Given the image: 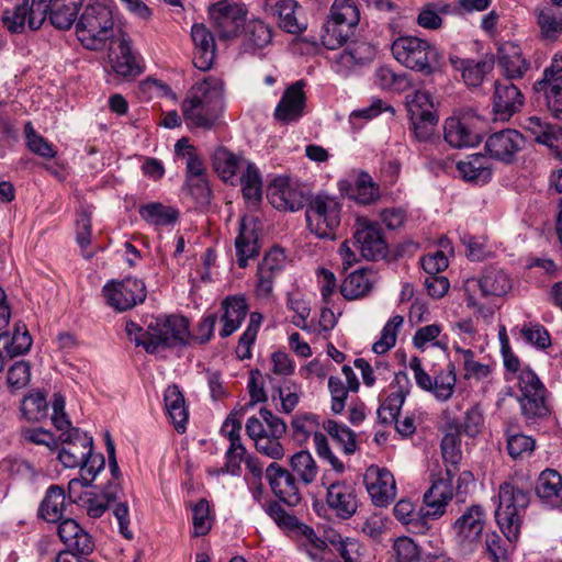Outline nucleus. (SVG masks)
Segmentation results:
<instances>
[{
    "label": "nucleus",
    "mask_w": 562,
    "mask_h": 562,
    "mask_svg": "<svg viewBox=\"0 0 562 562\" xmlns=\"http://www.w3.org/2000/svg\"><path fill=\"white\" fill-rule=\"evenodd\" d=\"M194 44L192 63L200 70H209L214 63L216 45L213 33L204 24H194L191 29Z\"/></svg>",
    "instance_id": "31"
},
{
    "label": "nucleus",
    "mask_w": 562,
    "mask_h": 562,
    "mask_svg": "<svg viewBox=\"0 0 562 562\" xmlns=\"http://www.w3.org/2000/svg\"><path fill=\"white\" fill-rule=\"evenodd\" d=\"M443 138L453 148L474 147L481 143V135L467 117L451 116L445 121Z\"/></svg>",
    "instance_id": "30"
},
{
    "label": "nucleus",
    "mask_w": 562,
    "mask_h": 562,
    "mask_svg": "<svg viewBox=\"0 0 562 562\" xmlns=\"http://www.w3.org/2000/svg\"><path fill=\"white\" fill-rule=\"evenodd\" d=\"M375 55L374 47L363 41H352L336 56L338 71H348L356 66L364 65Z\"/></svg>",
    "instance_id": "36"
},
{
    "label": "nucleus",
    "mask_w": 562,
    "mask_h": 562,
    "mask_svg": "<svg viewBox=\"0 0 562 562\" xmlns=\"http://www.w3.org/2000/svg\"><path fill=\"white\" fill-rule=\"evenodd\" d=\"M109 58L112 70L122 79L131 80L143 72V67L132 50L128 36L121 30H119V36L111 42Z\"/></svg>",
    "instance_id": "18"
},
{
    "label": "nucleus",
    "mask_w": 562,
    "mask_h": 562,
    "mask_svg": "<svg viewBox=\"0 0 562 562\" xmlns=\"http://www.w3.org/2000/svg\"><path fill=\"white\" fill-rule=\"evenodd\" d=\"M485 524L486 513L481 505L467 507L451 526L457 543L473 550L482 537Z\"/></svg>",
    "instance_id": "15"
},
{
    "label": "nucleus",
    "mask_w": 562,
    "mask_h": 562,
    "mask_svg": "<svg viewBox=\"0 0 562 562\" xmlns=\"http://www.w3.org/2000/svg\"><path fill=\"white\" fill-rule=\"evenodd\" d=\"M182 191L198 206H207L211 203L212 190L209 177L184 180Z\"/></svg>",
    "instance_id": "54"
},
{
    "label": "nucleus",
    "mask_w": 562,
    "mask_h": 562,
    "mask_svg": "<svg viewBox=\"0 0 562 562\" xmlns=\"http://www.w3.org/2000/svg\"><path fill=\"white\" fill-rule=\"evenodd\" d=\"M456 353L460 356L465 371L467 379L474 378L481 380L487 378L492 372V367L474 360V352L470 349L456 347Z\"/></svg>",
    "instance_id": "62"
},
{
    "label": "nucleus",
    "mask_w": 562,
    "mask_h": 562,
    "mask_svg": "<svg viewBox=\"0 0 562 562\" xmlns=\"http://www.w3.org/2000/svg\"><path fill=\"white\" fill-rule=\"evenodd\" d=\"M243 45L246 52L255 53L268 46L272 41V30L260 19L245 22Z\"/></svg>",
    "instance_id": "39"
},
{
    "label": "nucleus",
    "mask_w": 562,
    "mask_h": 562,
    "mask_svg": "<svg viewBox=\"0 0 562 562\" xmlns=\"http://www.w3.org/2000/svg\"><path fill=\"white\" fill-rule=\"evenodd\" d=\"M290 465L304 484H311L315 481L318 467L308 451L302 450L294 453L290 459Z\"/></svg>",
    "instance_id": "52"
},
{
    "label": "nucleus",
    "mask_w": 562,
    "mask_h": 562,
    "mask_svg": "<svg viewBox=\"0 0 562 562\" xmlns=\"http://www.w3.org/2000/svg\"><path fill=\"white\" fill-rule=\"evenodd\" d=\"M286 306L290 311L294 313L292 317V324L302 330H306V321L311 313L308 302L305 301V299L300 292H289L286 295Z\"/></svg>",
    "instance_id": "61"
},
{
    "label": "nucleus",
    "mask_w": 562,
    "mask_h": 562,
    "mask_svg": "<svg viewBox=\"0 0 562 562\" xmlns=\"http://www.w3.org/2000/svg\"><path fill=\"white\" fill-rule=\"evenodd\" d=\"M506 441L507 452L514 460L530 457L536 448V440L522 434L507 435Z\"/></svg>",
    "instance_id": "63"
},
{
    "label": "nucleus",
    "mask_w": 562,
    "mask_h": 562,
    "mask_svg": "<svg viewBox=\"0 0 562 562\" xmlns=\"http://www.w3.org/2000/svg\"><path fill=\"white\" fill-rule=\"evenodd\" d=\"M300 8L295 0H278L274 3L272 14L281 30L290 34H300L306 30V24L300 22L296 16V10Z\"/></svg>",
    "instance_id": "41"
},
{
    "label": "nucleus",
    "mask_w": 562,
    "mask_h": 562,
    "mask_svg": "<svg viewBox=\"0 0 562 562\" xmlns=\"http://www.w3.org/2000/svg\"><path fill=\"white\" fill-rule=\"evenodd\" d=\"M21 412L29 422H41L47 416V402L41 392L26 395L21 405Z\"/></svg>",
    "instance_id": "58"
},
{
    "label": "nucleus",
    "mask_w": 562,
    "mask_h": 562,
    "mask_svg": "<svg viewBox=\"0 0 562 562\" xmlns=\"http://www.w3.org/2000/svg\"><path fill=\"white\" fill-rule=\"evenodd\" d=\"M479 288L485 296H501L510 290L512 283L503 270L490 267L484 270L482 277L479 279Z\"/></svg>",
    "instance_id": "46"
},
{
    "label": "nucleus",
    "mask_w": 562,
    "mask_h": 562,
    "mask_svg": "<svg viewBox=\"0 0 562 562\" xmlns=\"http://www.w3.org/2000/svg\"><path fill=\"white\" fill-rule=\"evenodd\" d=\"M125 331L136 346H143L148 353L158 355L173 347L176 318L172 315L157 317L148 324L145 331L135 322L130 321L125 325Z\"/></svg>",
    "instance_id": "9"
},
{
    "label": "nucleus",
    "mask_w": 562,
    "mask_h": 562,
    "mask_svg": "<svg viewBox=\"0 0 562 562\" xmlns=\"http://www.w3.org/2000/svg\"><path fill=\"white\" fill-rule=\"evenodd\" d=\"M536 92H542L552 115L562 121V55L555 54L543 76L533 85Z\"/></svg>",
    "instance_id": "17"
},
{
    "label": "nucleus",
    "mask_w": 562,
    "mask_h": 562,
    "mask_svg": "<svg viewBox=\"0 0 562 562\" xmlns=\"http://www.w3.org/2000/svg\"><path fill=\"white\" fill-rule=\"evenodd\" d=\"M25 144L30 151L46 159H52L56 156L54 146L38 134L31 122L24 125Z\"/></svg>",
    "instance_id": "55"
},
{
    "label": "nucleus",
    "mask_w": 562,
    "mask_h": 562,
    "mask_svg": "<svg viewBox=\"0 0 562 562\" xmlns=\"http://www.w3.org/2000/svg\"><path fill=\"white\" fill-rule=\"evenodd\" d=\"M409 380L407 374L400 372L395 374L394 381L390 386V392L381 401L376 411L378 419L383 425H391L398 417L401 408L408 393L407 385Z\"/></svg>",
    "instance_id": "25"
},
{
    "label": "nucleus",
    "mask_w": 562,
    "mask_h": 562,
    "mask_svg": "<svg viewBox=\"0 0 562 562\" xmlns=\"http://www.w3.org/2000/svg\"><path fill=\"white\" fill-rule=\"evenodd\" d=\"M318 416L313 413H297L291 422L292 435L299 441H305L318 431Z\"/></svg>",
    "instance_id": "56"
},
{
    "label": "nucleus",
    "mask_w": 562,
    "mask_h": 562,
    "mask_svg": "<svg viewBox=\"0 0 562 562\" xmlns=\"http://www.w3.org/2000/svg\"><path fill=\"white\" fill-rule=\"evenodd\" d=\"M535 494L544 507L562 510V475L554 469L542 470L535 482Z\"/></svg>",
    "instance_id": "28"
},
{
    "label": "nucleus",
    "mask_w": 562,
    "mask_h": 562,
    "mask_svg": "<svg viewBox=\"0 0 562 562\" xmlns=\"http://www.w3.org/2000/svg\"><path fill=\"white\" fill-rule=\"evenodd\" d=\"M223 89V80L214 76H207L191 87L181 105L183 120L189 128L206 131L215 125Z\"/></svg>",
    "instance_id": "3"
},
{
    "label": "nucleus",
    "mask_w": 562,
    "mask_h": 562,
    "mask_svg": "<svg viewBox=\"0 0 562 562\" xmlns=\"http://www.w3.org/2000/svg\"><path fill=\"white\" fill-rule=\"evenodd\" d=\"M48 0H22L13 9H5L2 14L3 25L13 34H21L26 26L31 31L41 29L46 20Z\"/></svg>",
    "instance_id": "13"
},
{
    "label": "nucleus",
    "mask_w": 562,
    "mask_h": 562,
    "mask_svg": "<svg viewBox=\"0 0 562 562\" xmlns=\"http://www.w3.org/2000/svg\"><path fill=\"white\" fill-rule=\"evenodd\" d=\"M341 205L326 194H317L308 201L305 211L307 228L318 238H334L340 224Z\"/></svg>",
    "instance_id": "11"
},
{
    "label": "nucleus",
    "mask_w": 562,
    "mask_h": 562,
    "mask_svg": "<svg viewBox=\"0 0 562 562\" xmlns=\"http://www.w3.org/2000/svg\"><path fill=\"white\" fill-rule=\"evenodd\" d=\"M61 441L66 445L58 452V460L66 468H77L85 463V457L92 449V437L81 432L78 428L61 432Z\"/></svg>",
    "instance_id": "23"
},
{
    "label": "nucleus",
    "mask_w": 562,
    "mask_h": 562,
    "mask_svg": "<svg viewBox=\"0 0 562 562\" xmlns=\"http://www.w3.org/2000/svg\"><path fill=\"white\" fill-rule=\"evenodd\" d=\"M0 346L10 357H18L26 353L32 346V337L23 323H15L13 334H0Z\"/></svg>",
    "instance_id": "44"
},
{
    "label": "nucleus",
    "mask_w": 562,
    "mask_h": 562,
    "mask_svg": "<svg viewBox=\"0 0 562 562\" xmlns=\"http://www.w3.org/2000/svg\"><path fill=\"white\" fill-rule=\"evenodd\" d=\"M65 490L56 484L50 485L38 507V516L47 522L61 521L65 510Z\"/></svg>",
    "instance_id": "40"
},
{
    "label": "nucleus",
    "mask_w": 562,
    "mask_h": 562,
    "mask_svg": "<svg viewBox=\"0 0 562 562\" xmlns=\"http://www.w3.org/2000/svg\"><path fill=\"white\" fill-rule=\"evenodd\" d=\"M267 196L273 207L280 211L295 212L305 206L303 191L288 177H276L267 189Z\"/></svg>",
    "instance_id": "20"
},
{
    "label": "nucleus",
    "mask_w": 562,
    "mask_h": 562,
    "mask_svg": "<svg viewBox=\"0 0 562 562\" xmlns=\"http://www.w3.org/2000/svg\"><path fill=\"white\" fill-rule=\"evenodd\" d=\"M285 422L268 408H260L259 416L246 422V434L254 440L256 450L273 460L284 457L281 439L286 434Z\"/></svg>",
    "instance_id": "5"
},
{
    "label": "nucleus",
    "mask_w": 562,
    "mask_h": 562,
    "mask_svg": "<svg viewBox=\"0 0 562 562\" xmlns=\"http://www.w3.org/2000/svg\"><path fill=\"white\" fill-rule=\"evenodd\" d=\"M449 61L454 70L461 72L462 80L471 88L481 86L485 76L493 70L495 64L493 56H486L480 60L450 56Z\"/></svg>",
    "instance_id": "32"
},
{
    "label": "nucleus",
    "mask_w": 562,
    "mask_h": 562,
    "mask_svg": "<svg viewBox=\"0 0 562 562\" xmlns=\"http://www.w3.org/2000/svg\"><path fill=\"white\" fill-rule=\"evenodd\" d=\"M404 323V317L395 315L391 317L384 325L381 337L372 346V349L378 355L387 352L396 342L397 330Z\"/></svg>",
    "instance_id": "60"
},
{
    "label": "nucleus",
    "mask_w": 562,
    "mask_h": 562,
    "mask_svg": "<svg viewBox=\"0 0 562 562\" xmlns=\"http://www.w3.org/2000/svg\"><path fill=\"white\" fill-rule=\"evenodd\" d=\"M364 484L374 506L386 507L395 499V479L386 468L370 465L364 474Z\"/></svg>",
    "instance_id": "19"
},
{
    "label": "nucleus",
    "mask_w": 562,
    "mask_h": 562,
    "mask_svg": "<svg viewBox=\"0 0 562 562\" xmlns=\"http://www.w3.org/2000/svg\"><path fill=\"white\" fill-rule=\"evenodd\" d=\"M373 285L372 271L358 269L351 272L340 286V293L347 300H357L367 295Z\"/></svg>",
    "instance_id": "42"
},
{
    "label": "nucleus",
    "mask_w": 562,
    "mask_h": 562,
    "mask_svg": "<svg viewBox=\"0 0 562 562\" xmlns=\"http://www.w3.org/2000/svg\"><path fill=\"white\" fill-rule=\"evenodd\" d=\"M355 227L353 245L361 256L372 261L383 259L387 254V244L380 225L367 218H358Z\"/></svg>",
    "instance_id": "16"
},
{
    "label": "nucleus",
    "mask_w": 562,
    "mask_h": 562,
    "mask_svg": "<svg viewBox=\"0 0 562 562\" xmlns=\"http://www.w3.org/2000/svg\"><path fill=\"white\" fill-rule=\"evenodd\" d=\"M221 310L223 311L221 316L223 326L220 336L226 338L240 327L247 315L248 305L244 296L233 295L222 301Z\"/></svg>",
    "instance_id": "34"
},
{
    "label": "nucleus",
    "mask_w": 562,
    "mask_h": 562,
    "mask_svg": "<svg viewBox=\"0 0 562 562\" xmlns=\"http://www.w3.org/2000/svg\"><path fill=\"white\" fill-rule=\"evenodd\" d=\"M360 13L352 0H334L330 14L323 25L322 43L328 49L341 47L358 25Z\"/></svg>",
    "instance_id": "10"
},
{
    "label": "nucleus",
    "mask_w": 562,
    "mask_h": 562,
    "mask_svg": "<svg viewBox=\"0 0 562 562\" xmlns=\"http://www.w3.org/2000/svg\"><path fill=\"white\" fill-rule=\"evenodd\" d=\"M81 0H48L46 15L49 14L50 23L59 29L67 30L75 22Z\"/></svg>",
    "instance_id": "38"
},
{
    "label": "nucleus",
    "mask_w": 562,
    "mask_h": 562,
    "mask_svg": "<svg viewBox=\"0 0 562 562\" xmlns=\"http://www.w3.org/2000/svg\"><path fill=\"white\" fill-rule=\"evenodd\" d=\"M323 427L331 439L341 448L344 453L352 454L356 452L358 448L356 434L348 426L337 423L336 420L328 419L324 423Z\"/></svg>",
    "instance_id": "49"
},
{
    "label": "nucleus",
    "mask_w": 562,
    "mask_h": 562,
    "mask_svg": "<svg viewBox=\"0 0 562 562\" xmlns=\"http://www.w3.org/2000/svg\"><path fill=\"white\" fill-rule=\"evenodd\" d=\"M497 64L506 79H519L528 71L530 64L522 57L521 48L514 42H505L497 48Z\"/></svg>",
    "instance_id": "33"
},
{
    "label": "nucleus",
    "mask_w": 562,
    "mask_h": 562,
    "mask_svg": "<svg viewBox=\"0 0 562 562\" xmlns=\"http://www.w3.org/2000/svg\"><path fill=\"white\" fill-rule=\"evenodd\" d=\"M461 439L458 427L449 426L441 440V453L446 463L443 476L432 481L431 486L424 495V516L439 518L446 512L448 503L452 499V481L458 473V463L461 460Z\"/></svg>",
    "instance_id": "2"
},
{
    "label": "nucleus",
    "mask_w": 562,
    "mask_h": 562,
    "mask_svg": "<svg viewBox=\"0 0 562 562\" xmlns=\"http://www.w3.org/2000/svg\"><path fill=\"white\" fill-rule=\"evenodd\" d=\"M406 105L409 117H416V114L436 113L432 95L425 90H417L407 94Z\"/></svg>",
    "instance_id": "64"
},
{
    "label": "nucleus",
    "mask_w": 562,
    "mask_h": 562,
    "mask_svg": "<svg viewBox=\"0 0 562 562\" xmlns=\"http://www.w3.org/2000/svg\"><path fill=\"white\" fill-rule=\"evenodd\" d=\"M213 167L224 182L241 186L244 199L256 205L262 199V179L259 169L252 162L234 154L225 147L215 149Z\"/></svg>",
    "instance_id": "4"
},
{
    "label": "nucleus",
    "mask_w": 562,
    "mask_h": 562,
    "mask_svg": "<svg viewBox=\"0 0 562 562\" xmlns=\"http://www.w3.org/2000/svg\"><path fill=\"white\" fill-rule=\"evenodd\" d=\"M537 23L543 38L555 41L562 33V14L552 8L536 9Z\"/></svg>",
    "instance_id": "50"
},
{
    "label": "nucleus",
    "mask_w": 562,
    "mask_h": 562,
    "mask_svg": "<svg viewBox=\"0 0 562 562\" xmlns=\"http://www.w3.org/2000/svg\"><path fill=\"white\" fill-rule=\"evenodd\" d=\"M138 213L145 222L156 227H165L176 222V209L160 202L140 205Z\"/></svg>",
    "instance_id": "48"
},
{
    "label": "nucleus",
    "mask_w": 562,
    "mask_h": 562,
    "mask_svg": "<svg viewBox=\"0 0 562 562\" xmlns=\"http://www.w3.org/2000/svg\"><path fill=\"white\" fill-rule=\"evenodd\" d=\"M210 22L221 40L237 38L248 15L247 5L238 0H220L209 5Z\"/></svg>",
    "instance_id": "12"
},
{
    "label": "nucleus",
    "mask_w": 562,
    "mask_h": 562,
    "mask_svg": "<svg viewBox=\"0 0 562 562\" xmlns=\"http://www.w3.org/2000/svg\"><path fill=\"white\" fill-rule=\"evenodd\" d=\"M236 257L239 268H246L248 260L259 255L258 238L254 231L240 225L239 234L235 239Z\"/></svg>",
    "instance_id": "47"
},
{
    "label": "nucleus",
    "mask_w": 562,
    "mask_h": 562,
    "mask_svg": "<svg viewBox=\"0 0 562 562\" xmlns=\"http://www.w3.org/2000/svg\"><path fill=\"white\" fill-rule=\"evenodd\" d=\"M524 128L530 132L537 143L553 147L562 140V128L542 121L538 116H529L524 122Z\"/></svg>",
    "instance_id": "45"
},
{
    "label": "nucleus",
    "mask_w": 562,
    "mask_h": 562,
    "mask_svg": "<svg viewBox=\"0 0 562 562\" xmlns=\"http://www.w3.org/2000/svg\"><path fill=\"white\" fill-rule=\"evenodd\" d=\"M216 321V314L205 316L198 325L196 333L192 334L189 319L178 316V345L205 344L213 335Z\"/></svg>",
    "instance_id": "37"
},
{
    "label": "nucleus",
    "mask_w": 562,
    "mask_h": 562,
    "mask_svg": "<svg viewBox=\"0 0 562 562\" xmlns=\"http://www.w3.org/2000/svg\"><path fill=\"white\" fill-rule=\"evenodd\" d=\"M460 177L467 182L486 183L492 178V167L487 157L472 154L457 162Z\"/></svg>",
    "instance_id": "35"
},
{
    "label": "nucleus",
    "mask_w": 562,
    "mask_h": 562,
    "mask_svg": "<svg viewBox=\"0 0 562 562\" xmlns=\"http://www.w3.org/2000/svg\"><path fill=\"white\" fill-rule=\"evenodd\" d=\"M58 536L67 551L89 555L94 550V540L75 519L67 518L59 522Z\"/></svg>",
    "instance_id": "29"
},
{
    "label": "nucleus",
    "mask_w": 562,
    "mask_h": 562,
    "mask_svg": "<svg viewBox=\"0 0 562 562\" xmlns=\"http://www.w3.org/2000/svg\"><path fill=\"white\" fill-rule=\"evenodd\" d=\"M304 87L305 81L297 80L285 89L273 113L278 122L289 124L303 116L306 105Z\"/></svg>",
    "instance_id": "24"
},
{
    "label": "nucleus",
    "mask_w": 562,
    "mask_h": 562,
    "mask_svg": "<svg viewBox=\"0 0 562 562\" xmlns=\"http://www.w3.org/2000/svg\"><path fill=\"white\" fill-rule=\"evenodd\" d=\"M524 105V95L510 80L495 81L493 109L498 120L507 121Z\"/></svg>",
    "instance_id": "26"
},
{
    "label": "nucleus",
    "mask_w": 562,
    "mask_h": 562,
    "mask_svg": "<svg viewBox=\"0 0 562 562\" xmlns=\"http://www.w3.org/2000/svg\"><path fill=\"white\" fill-rule=\"evenodd\" d=\"M184 506L191 512L192 535L194 537L206 536L214 522V515L211 512L209 501L205 498H200L196 502L184 501Z\"/></svg>",
    "instance_id": "43"
},
{
    "label": "nucleus",
    "mask_w": 562,
    "mask_h": 562,
    "mask_svg": "<svg viewBox=\"0 0 562 562\" xmlns=\"http://www.w3.org/2000/svg\"><path fill=\"white\" fill-rule=\"evenodd\" d=\"M416 117H409L412 133L419 143H429L434 138L435 128L438 124L437 113L417 114Z\"/></svg>",
    "instance_id": "57"
},
{
    "label": "nucleus",
    "mask_w": 562,
    "mask_h": 562,
    "mask_svg": "<svg viewBox=\"0 0 562 562\" xmlns=\"http://www.w3.org/2000/svg\"><path fill=\"white\" fill-rule=\"evenodd\" d=\"M326 504L340 519L351 518L358 508L356 490L347 482H334L327 487Z\"/></svg>",
    "instance_id": "27"
},
{
    "label": "nucleus",
    "mask_w": 562,
    "mask_h": 562,
    "mask_svg": "<svg viewBox=\"0 0 562 562\" xmlns=\"http://www.w3.org/2000/svg\"><path fill=\"white\" fill-rule=\"evenodd\" d=\"M349 195L358 203L371 204L380 198V188L369 173L360 172Z\"/></svg>",
    "instance_id": "53"
},
{
    "label": "nucleus",
    "mask_w": 562,
    "mask_h": 562,
    "mask_svg": "<svg viewBox=\"0 0 562 562\" xmlns=\"http://www.w3.org/2000/svg\"><path fill=\"white\" fill-rule=\"evenodd\" d=\"M76 34L80 43L88 49H102L106 41H114L113 13L110 7L95 2L87 5L76 24Z\"/></svg>",
    "instance_id": "6"
},
{
    "label": "nucleus",
    "mask_w": 562,
    "mask_h": 562,
    "mask_svg": "<svg viewBox=\"0 0 562 562\" xmlns=\"http://www.w3.org/2000/svg\"><path fill=\"white\" fill-rule=\"evenodd\" d=\"M266 479L270 488L280 502L288 506H297L302 499L295 477L277 462L270 463L266 469Z\"/></svg>",
    "instance_id": "22"
},
{
    "label": "nucleus",
    "mask_w": 562,
    "mask_h": 562,
    "mask_svg": "<svg viewBox=\"0 0 562 562\" xmlns=\"http://www.w3.org/2000/svg\"><path fill=\"white\" fill-rule=\"evenodd\" d=\"M520 395L518 402L528 425L538 424L551 415L548 392L538 375L530 369H524L518 376Z\"/></svg>",
    "instance_id": "8"
},
{
    "label": "nucleus",
    "mask_w": 562,
    "mask_h": 562,
    "mask_svg": "<svg viewBox=\"0 0 562 562\" xmlns=\"http://www.w3.org/2000/svg\"><path fill=\"white\" fill-rule=\"evenodd\" d=\"M106 303L119 312L127 311L146 299L147 291L143 280L125 278L110 281L102 289Z\"/></svg>",
    "instance_id": "14"
},
{
    "label": "nucleus",
    "mask_w": 562,
    "mask_h": 562,
    "mask_svg": "<svg viewBox=\"0 0 562 562\" xmlns=\"http://www.w3.org/2000/svg\"><path fill=\"white\" fill-rule=\"evenodd\" d=\"M375 83L383 90L405 91L409 81L405 74H396L390 67L382 66L375 71Z\"/></svg>",
    "instance_id": "59"
},
{
    "label": "nucleus",
    "mask_w": 562,
    "mask_h": 562,
    "mask_svg": "<svg viewBox=\"0 0 562 562\" xmlns=\"http://www.w3.org/2000/svg\"><path fill=\"white\" fill-rule=\"evenodd\" d=\"M392 54L406 68L426 76L440 71L445 66L439 50L427 41L415 36H403L394 41Z\"/></svg>",
    "instance_id": "7"
},
{
    "label": "nucleus",
    "mask_w": 562,
    "mask_h": 562,
    "mask_svg": "<svg viewBox=\"0 0 562 562\" xmlns=\"http://www.w3.org/2000/svg\"><path fill=\"white\" fill-rule=\"evenodd\" d=\"M524 146L525 137L512 128L493 133L485 142V150L490 157L504 164L513 162Z\"/></svg>",
    "instance_id": "21"
},
{
    "label": "nucleus",
    "mask_w": 562,
    "mask_h": 562,
    "mask_svg": "<svg viewBox=\"0 0 562 562\" xmlns=\"http://www.w3.org/2000/svg\"><path fill=\"white\" fill-rule=\"evenodd\" d=\"M535 482L530 471L517 470L498 487L495 519L509 542L517 541L520 536L522 513L530 503Z\"/></svg>",
    "instance_id": "1"
},
{
    "label": "nucleus",
    "mask_w": 562,
    "mask_h": 562,
    "mask_svg": "<svg viewBox=\"0 0 562 562\" xmlns=\"http://www.w3.org/2000/svg\"><path fill=\"white\" fill-rule=\"evenodd\" d=\"M456 383L454 364L449 362L446 370H441L434 376L430 392L438 401L446 402L453 395Z\"/></svg>",
    "instance_id": "51"
}]
</instances>
